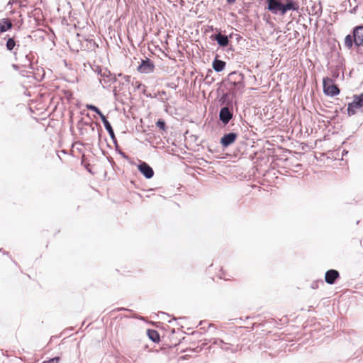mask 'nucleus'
Returning a JSON list of instances; mask_svg holds the SVG:
<instances>
[{"instance_id":"obj_23","label":"nucleus","mask_w":363,"mask_h":363,"mask_svg":"<svg viewBox=\"0 0 363 363\" xmlns=\"http://www.w3.org/2000/svg\"><path fill=\"white\" fill-rule=\"evenodd\" d=\"M234 74H236V73H235V72H232V73L230 74V75H234Z\"/></svg>"},{"instance_id":"obj_12","label":"nucleus","mask_w":363,"mask_h":363,"mask_svg":"<svg viewBox=\"0 0 363 363\" xmlns=\"http://www.w3.org/2000/svg\"><path fill=\"white\" fill-rule=\"evenodd\" d=\"M147 335L148 337L154 342H160V335L157 330L153 329H148L147 330Z\"/></svg>"},{"instance_id":"obj_9","label":"nucleus","mask_w":363,"mask_h":363,"mask_svg":"<svg viewBox=\"0 0 363 363\" xmlns=\"http://www.w3.org/2000/svg\"><path fill=\"white\" fill-rule=\"evenodd\" d=\"M237 138V134L234 133H230L228 134H225L220 140V143L223 147H228L230 145L233 144Z\"/></svg>"},{"instance_id":"obj_7","label":"nucleus","mask_w":363,"mask_h":363,"mask_svg":"<svg viewBox=\"0 0 363 363\" xmlns=\"http://www.w3.org/2000/svg\"><path fill=\"white\" fill-rule=\"evenodd\" d=\"M340 277L339 272L335 269H330L326 272L325 275V280L329 284H333L336 279Z\"/></svg>"},{"instance_id":"obj_20","label":"nucleus","mask_w":363,"mask_h":363,"mask_svg":"<svg viewBox=\"0 0 363 363\" xmlns=\"http://www.w3.org/2000/svg\"><path fill=\"white\" fill-rule=\"evenodd\" d=\"M60 358L59 357H53L49 360L44 361L43 363H59Z\"/></svg>"},{"instance_id":"obj_21","label":"nucleus","mask_w":363,"mask_h":363,"mask_svg":"<svg viewBox=\"0 0 363 363\" xmlns=\"http://www.w3.org/2000/svg\"><path fill=\"white\" fill-rule=\"evenodd\" d=\"M220 279H228V278L227 277V276H226L225 274H223V275H221V276L220 277Z\"/></svg>"},{"instance_id":"obj_10","label":"nucleus","mask_w":363,"mask_h":363,"mask_svg":"<svg viewBox=\"0 0 363 363\" xmlns=\"http://www.w3.org/2000/svg\"><path fill=\"white\" fill-rule=\"evenodd\" d=\"M13 27V23L9 18L0 19V34L10 30Z\"/></svg>"},{"instance_id":"obj_2","label":"nucleus","mask_w":363,"mask_h":363,"mask_svg":"<svg viewBox=\"0 0 363 363\" xmlns=\"http://www.w3.org/2000/svg\"><path fill=\"white\" fill-rule=\"evenodd\" d=\"M323 91L326 95L334 96L340 93V89L334 84L333 79L325 77L323 80Z\"/></svg>"},{"instance_id":"obj_17","label":"nucleus","mask_w":363,"mask_h":363,"mask_svg":"<svg viewBox=\"0 0 363 363\" xmlns=\"http://www.w3.org/2000/svg\"><path fill=\"white\" fill-rule=\"evenodd\" d=\"M6 46L8 50L11 51L16 46V41L13 38H10L8 39Z\"/></svg>"},{"instance_id":"obj_15","label":"nucleus","mask_w":363,"mask_h":363,"mask_svg":"<svg viewBox=\"0 0 363 363\" xmlns=\"http://www.w3.org/2000/svg\"><path fill=\"white\" fill-rule=\"evenodd\" d=\"M284 4L286 6L287 11H298L299 9L298 3L294 0H286Z\"/></svg>"},{"instance_id":"obj_11","label":"nucleus","mask_w":363,"mask_h":363,"mask_svg":"<svg viewBox=\"0 0 363 363\" xmlns=\"http://www.w3.org/2000/svg\"><path fill=\"white\" fill-rule=\"evenodd\" d=\"M226 63L224 61L218 60L216 58L214 61L213 62V68L216 72H221L223 71L225 67Z\"/></svg>"},{"instance_id":"obj_4","label":"nucleus","mask_w":363,"mask_h":363,"mask_svg":"<svg viewBox=\"0 0 363 363\" xmlns=\"http://www.w3.org/2000/svg\"><path fill=\"white\" fill-rule=\"evenodd\" d=\"M363 107V93L359 95H354L353 101L348 104L347 113L352 116L356 113L357 110Z\"/></svg>"},{"instance_id":"obj_3","label":"nucleus","mask_w":363,"mask_h":363,"mask_svg":"<svg viewBox=\"0 0 363 363\" xmlns=\"http://www.w3.org/2000/svg\"><path fill=\"white\" fill-rule=\"evenodd\" d=\"M267 9L272 13L277 14L278 11L281 15H284L288 11L284 4L278 0H267Z\"/></svg>"},{"instance_id":"obj_5","label":"nucleus","mask_w":363,"mask_h":363,"mask_svg":"<svg viewBox=\"0 0 363 363\" xmlns=\"http://www.w3.org/2000/svg\"><path fill=\"white\" fill-rule=\"evenodd\" d=\"M155 65L150 59L142 60L140 65L138 67V71L140 73H151L154 71Z\"/></svg>"},{"instance_id":"obj_8","label":"nucleus","mask_w":363,"mask_h":363,"mask_svg":"<svg viewBox=\"0 0 363 363\" xmlns=\"http://www.w3.org/2000/svg\"><path fill=\"white\" fill-rule=\"evenodd\" d=\"M219 118L224 124H227L233 118V113L228 107H223L220 111Z\"/></svg>"},{"instance_id":"obj_1","label":"nucleus","mask_w":363,"mask_h":363,"mask_svg":"<svg viewBox=\"0 0 363 363\" xmlns=\"http://www.w3.org/2000/svg\"><path fill=\"white\" fill-rule=\"evenodd\" d=\"M353 44L357 47L363 45V26L354 28L353 35H347L345 38V45L350 49Z\"/></svg>"},{"instance_id":"obj_19","label":"nucleus","mask_w":363,"mask_h":363,"mask_svg":"<svg viewBox=\"0 0 363 363\" xmlns=\"http://www.w3.org/2000/svg\"><path fill=\"white\" fill-rule=\"evenodd\" d=\"M156 125L157 128H159L160 129H161L164 131L166 130V128H167L166 123H165L164 121L162 119H159L156 123Z\"/></svg>"},{"instance_id":"obj_14","label":"nucleus","mask_w":363,"mask_h":363,"mask_svg":"<svg viewBox=\"0 0 363 363\" xmlns=\"http://www.w3.org/2000/svg\"><path fill=\"white\" fill-rule=\"evenodd\" d=\"M215 39L217 40L218 43L222 47H225L228 45L229 40L228 36L226 35H223L219 33L216 35Z\"/></svg>"},{"instance_id":"obj_6","label":"nucleus","mask_w":363,"mask_h":363,"mask_svg":"<svg viewBox=\"0 0 363 363\" xmlns=\"http://www.w3.org/2000/svg\"><path fill=\"white\" fill-rule=\"evenodd\" d=\"M138 170L147 178L150 179L154 175V171L152 168L148 165L146 162H142L138 167Z\"/></svg>"},{"instance_id":"obj_22","label":"nucleus","mask_w":363,"mask_h":363,"mask_svg":"<svg viewBox=\"0 0 363 363\" xmlns=\"http://www.w3.org/2000/svg\"><path fill=\"white\" fill-rule=\"evenodd\" d=\"M227 1H228V2H229V3H233V2H234L235 0H227Z\"/></svg>"},{"instance_id":"obj_16","label":"nucleus","mask_w":363,"mask_h":363,"mask_svg":"<svg viewBox=\"0 0 363 363\" xmlns=\"http://www.w3.org/2000/svg\"><path fill=\"white\" fill-rule=\"evenodd\" d=\"M86 107L88 110H90V111H94L95 113H96L101 118V119H102V117L103 116H105L102 112L99 110V108L92 104H86Z\"/></svg>"},{"instance_id":"obj_13","label":"nucleus","mask_w":363,"mask_h":363,"mask_svg":"<svg viewBox=\"0 0 363 363\" xmlns=\"http://www.w3.org/2000/svg\"><path fill=\"white\" fill-rule=\"evenodd\" d=\"M106 130L108 131L110 137L112 138V139H115L116 138V136H115V134H114V131L110 124V123L107 121L106 116H103L102 117V119H101Z\"/></svg>"},{"instance_id":"obj_18","label":"nucleus","mask_w":363,"mask_h":363,"mask_svg":"<svg viewBox=\"0 0 363 363\" xmlns=\"http://www.w3.org/2000/svg\"><path fill=\"white\" fill-rule=\"evenodd\" d=\"M238 77H240V80L237 82H234V86H237L239 89H243L245 87V84L243 82L244 76L242 74H239Z\"/></svg>"}]
</instances>
